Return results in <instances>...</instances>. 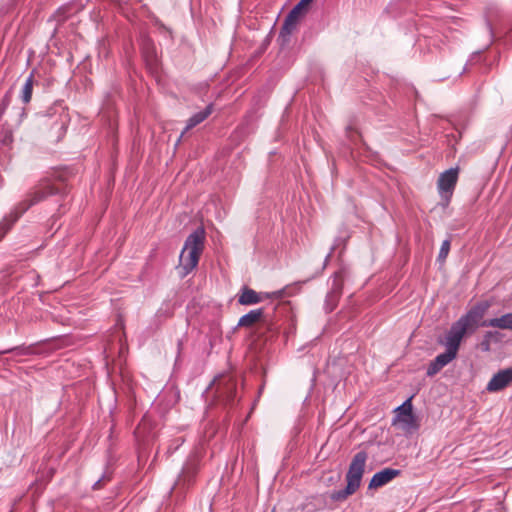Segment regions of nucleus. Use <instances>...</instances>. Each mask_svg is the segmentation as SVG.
Here are the masks:
<instances>
[{
	"mask_svg": "<svg viewBox=\"0 0 512 512\" xmlns=\"http://www.w3.org/2000/svg\"><path fill=\"white\" fill-rule=\"evenodd\" d=\"M489 308L488 301H481L454 322L445 335L443 341L445 348L457 353L465 334L472 333L481 326V320Z\"/></svg>",
	"mask_w": 512,
	"mask_h": 512,
	"instance_id": "nucleus-1",
	"label": "nucleus"
},
{
	"mask_svg": "<svg viewBox=\"0 0 512 512\" xmlns=\"http://www.w3.org/2000/svg\"><path fill=\"white\" fill-rule=\"evenodd\" d=\"M58 192L59 189L49 182H43L39 184L37 187H35V189L28 194L27 198L20 202L11 212V214L8 217H5L2 222H0V239L18 220V218L31 206L44 200L49 195H53Z\"/></svg>",
	"mask_w": 512,
	"mask_h": 512,
	"instance_id": "nucleus-2",
	"label": "nucleus"
},
{
	"mask_svg": "<svg viewBox=\"0 0 512 512\" xmlns=\"http://www.w3.org/2000/svg\"><path fill=\"white\" fill-rule=\"evenodd\" d=\"M205 230L197 228L185 240L179 256V272L182 277L188 275L196 268L199 258L204 250Z\"/></svg>",
	"mask_w": 512,
	"mask_h": 512,
	"instance_id": "nucleus-3",
	"label": "nucleus"
},
{
	"mask_svg": "<svg viewBox=\"0 0 512 512\" xmlns=\"http://www.w3.org/2000/svg\"><path fill=\"white\" fill-rule=\"evenodd\" d=\"M368 455L365 451H360L353 457L348 472L346 474L347 485L343 491H339L332 495L334 500L345 499L349 495L354 494L360 487L361 480L365 471Z\"/></svg>",
	"mask_w": 512,
	"mask_h": 512,
	"instance_id": "nucleus-4",
	"label": "nucleus"
},
{
	"mask_svg": "<svg viewBox=\"0 0 512 512\" xmlns=\"http://www.w3.org/2000/svg\"><path fill=\"white\" fill-rule=\"evenodd\" d=\"M301 282L294 283L292 285H288L281 290L275 291L272 294L268 293H258L250 288H243L241 294L238 297V302L241 305H253L260 303L264 298L274 297L276 299H281L283 297H288L294 295L300 289Z\"/></svg>",
	"mask_w": 512,
	"mask_h": 512,
	"instance_id": "nucleus-5",
	"label": "nucleus"
},
{
	"mask_svg": "<svg viewBox=\"0 0 512 512\" xmlns=\"http://www.w3.org/2000/svg\"><path fill=\"white\" fill-rule=\"evenodd\" d=\"M394 424L406 434H411L419 428L418 418L413 413L411 398L407 399L396 409Z\"/></svg>",
	"mask_w": 512,
	"mask_h": 512,
	"instance_id": "nucleus-6",
	"label": "nucleus"
},
{
	"mask_svg": "<svg viewBox=\"0 0 512 512\" xmlns=\"http://www.w3.org/2000/svg\"><path fill=\"white\" fill-rule=\"evenodd\" d=\"M458 175H459V168H450L443 173L440 174L438 181H437V189L438 193L442 200L446 202V204L449 203L455 186L458 181Z\"/></svg>",
	"mask_w": 512,
	"mask_h": 512,
	"instance_id": "nucleus-7",
	"label": "nucleus"
},
{
	"mask_svg": "<svg viewBox=\"0 0 512 512\" xmlns=\"http://www.w3.org/2000/svg\"><path fill=\"white\" fill-rule=\"evenodd\" d=\"M313 0H300V2L289 12L280 31V36H289L296 28L300 17L306 12L307 7Z\"/></svg>",
	"mask_w": 512,
	"mask_h": 512,
	"instance_id": "nucleus-8",
	"label": "nucleus"
},
{
	"mask_svg": "<svg viewBox=\"0 0 512 512\" xmlns=\"http://www.w3.org/2000/svg\"><path fill=\"white\" fill-rule=\"evenodd\" d=\"M512 384V367L498 371L486 386L488 392H499Z\"/></svg>",
	"mask_w": 512,
	"mask_h": 512,
	"instance_id": "nucleus-9",
	"label": "nucleus"
},
{
	"mask_svg": "<svg viewBox=\"0 0 512 512\" xmlns=\"http://www.w3.org/2000/svg\"><path fill=\"white\" fill-rule=\"evenodd\" d=\"M401 471L393 468H384L381 471L375 473L370 480L369 489H377L391 482L393 479L398 477Z\"/></svg>",
	"mask_w": 512,
	"mask_h": 512,
	"instance_id": "nucleus-10",
	"label": "nucleus"
},
{
	"mask_svg": "<svg viewBox=\"0 0 512 512\" xmlns=\"http://www.w3.org/2000/svg\"><path fill=\"white\" fill-rule=\"evenodd\" d=\"M213 112V105L209 104L203 111L195 113L186 122V126L182 131L177 144L181 141L182 137L192 128L205 121Z\"/></svg>",
	"mask_w": 512,
	"mask_h": 512,
	"instance_id": "nucleus-11",
	"label": "nucleus"
},
{
	"mask_svg": "<svg viewBox=\"0 0 512 512\" xmlns=\"http://www.w3.org/2000/svg\"><path fill=\"white\" fill-rule=\"evenodd\" d=\"M481 326L508 329L512 331V313L504 314L498 318L481 321Z\"/></svg>",
	"mask_w": 512,
	"mask_h": 512,
	"instance_id": "nucleus-12",
	"label": "nucleus"
},
{
	"mask_svg": "<svg viewBox=\"0 0 512 512\" xmlns=\"http://www.w3.org/2000/svg\"><path fill=\"white\" fill-rule=\"evenodd\" d=\"M263 316V309L251 310L247 314L243 315L238 322L240 327H251L258 322Z\"/></svg>",
	"mask_w": 512,
	"mask_h": 512,
	"instance_id": "nucleus-13",
	"label": "nucleus"
},
{
	"mask_svg": "<svg viewBox=\"0 0 512 512\" xmlns=\"http://www.w3.org/2000/svg\"><path fill=\"white\" fill-rule=\"evenodd\" d=\"M33 74H31L25 81L22 91H21V100L23 103L27 104L31 101L32 91H33Z\"/></svg>",
	"mask_w": 512,
	"mask_h": 512,
	"instance_id": "nucleus-14",
	"label": "nucleus"
},
{
	"mask_svg": "<svg viewBox=\"0 0 512 512\" xmlns=\"http://www.w3.org/2000/svg\"><path fill=\"white\" fill-rule=\"evenodd\" d=\"M456 355V352L450 349H446L444 353L439 354L434 360L437 361L442 367H444L449 364L456 357Z\"/></svg>",
	"mask_w": 512,
	"mask_h": 512,
	"instance_id": "nucleus-15",
	"label": "nucleus"
},
{
	"mask_svg": "<svg viewBox=\"0 0 512 512\" xmlns=\"http://www.w3.org/2000/svg\"><path fill=\"white\" fill-rule=\"evenodd\" d=\"M450 246H451V242L449 239H446L442 242V245L440 247V251H439V254H438V261L441 262V263H444L448 254H449V251H450Z\"/></svg>",
	"mask_w": 512,
	"mask_h": 512,
	"instance_id": "nucleus-16",
	"label": "nucleus"
},
{
	"mask_svg": "<svg viewBox=\"0 0 512 512\" xmlns=\"http://www.w3.org/2000/svg\"><path fill=\"white\" fill-rule=\"evenodd\" d=\"M7 352H13L16 356H25L33 354L34 349L31 346H21L10 349Z\"/></svg>",
	"mask_w": 512,
	"mask_h": 512,
	"instance_id": "nucleus-17",
	"label": "nucleus"
},
{
	"mask_svg": "<svg viewBox=\"0 0 512 512\" xmlns=\"http://www.w3.org/2000/svg\"><path fill=\"white\" fill-rule=\"evenodd\" d=\"M442 368L443 367L437 361L434 360L427 369V375L433 376L437 374Z\"/></svg>",
	"mask_w": 512,
	"mask_h": 512,
	"instance_id": "nucleus-18",
	"label": "nucleus"
},
{
	"mask_svg": "<svg viewBox=\"0 0 512 512\" xmlns=\"http://www.w3.org/2000/svg\"><path fill=\"white\" fill-rule=\"evenodd\" d=\"M341 289V277L339 274H335L332 284V293H339Z\"/></svg>",
	"mask_w": 512,
	"mask_h": 512,
	"instance_id": "nucleus-19",
	"label": "nucleus"
},
{
	"mask_svg": "<svg viewBox=\"0 0 512 512\" xmlns=\"http://www.w3.org/2000/svg\"><path fill=\"white\" fill-rule=\"evenodd\" d=\"M482 346L484 350H489V342L487 341V339H485V341L482 343Z\"/></svg>",
	"mask_w": 512,
	"mask_h": 512,
	"instance_id": "nucleus-20",
	"label": "nucleus"
},
{
	"mask_svg": "<svg viewBox=\"0 0 512 512\" xmlns=\"http://www.w3.org/2000/svg\"><path fill=\"white\" fill-rule=\"evenodd\" d=\"M493 335V332L489 331L485 334V339H487V341L489 342V339L492 337Z\"/></svg>",
	"mask_w": 512,
	"mask_h": 512,
	"instance_id": "nucleus-21",
	"label": "nucleus"
},
{
	"mask_svg": "<svg viewBox=\"0 0 512 512\" xmlns=\"http://www.w3.org/2000/svg\"><path fill=\"white\" fill-rule=\"evenodd\" d=\"M149 57H150V59H149L150 65H153V62L155 61V59L153 58L152 54Z\"/></svg>",
	"mask_w": 512,
	"mask_h": 512,
	"instance_id": "nucleus-22",
	"label": "nucleus"
},
{
	"mask_svg": "<svg viewBox=\"0 0 512 512\" xmlns=\"http://www.w3.org/2000/svg\"><path fill=\"white\" fill-rule=\"evenodd\" d=\"M140 433H141V427H138V428L136 429V434H137V435H139Z\"/></svg>",
	"mask_w": 512,
	"mask_h": 512,
	"instance_id": "nucleus-23",
	"label": "nucleus"
}]
</instances>
